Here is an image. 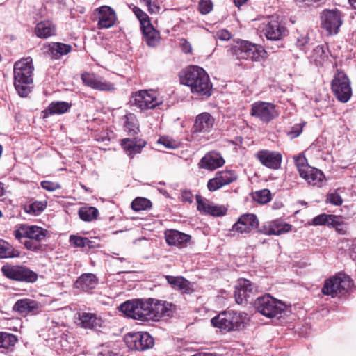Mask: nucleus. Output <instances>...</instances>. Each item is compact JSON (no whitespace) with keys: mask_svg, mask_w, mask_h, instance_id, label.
Returning a JSON list of instances; mask_svg holds the SVG:
<instances>
[{"mask_svg":"<svg viewBox=\"0 0 356 356\" xmlns=\"http://www.w3.org/2000/svg\"><path fill=\"white\" fill-rule=\"evenodd\" d=\"M180 81L191 88L193 94L207 99L212 95V83L205 70L199 66L193 65L186 69L180 76Z\"/></svg>","mask_w":356,"mask_h":356,"instance_id":"nucleus-1","label":"nucleus"},{"mask_svg":"<svg viewBox=\"0 0 356 356\" xmlns=\"http://www.w3.org/2000/svg\"><path fill=\"white\" fill-rule=\"evenodd\" d=\"M32 58L29 56L16 62L14 65V86L18 95L26 97L33 87Z\"/></svg>","mask_w":356,"mask_h":356,"instance_id":"nucleus-2","label":"nucleus"},{"mask_svg":"<svg viewBox=\"0 0 356 356\" xmlns=\"http://www.w3.org/2000/svg\"><path fill=\"white\" fill-rule=\"evenodd\" d=\"M14 235L18 240L25 238L24 245L28 250L42 252L44 250L42 242L49 235V231L37 225H22Z\"/></svg>","mask_w":356,"mask_h":356,"instance_id":"nucleus-3","label":"nucleus"},{"mask_svg":"<svg viewBox=\"0 0 356 356\" xmlns=\"http://www.w3.org/2000/svg\"><path fill=\"white\" fill-rule=\"evenodd\" d=\"M227 54L237 60H250L254 62H261L268 56L267 51L261 45L243 40L235 41L227 49Z\"/></svg>","mask_w":356,"mask_h":356,"instance_id":"nucleus-4","label":"nucleus"},{"mask_svg":"<svg viewBox=\"0 0 356 356\" xmlns=\"http://www.w3.org/2000/svg\"><path fill=\"white\" fill-rule=\"evenodd\" d=\"M248 321L247 313L229 309L220 312L213 317L211 322L215 327L226 332H231L244 329Z\"/></svg>","mask_w":356,"mask_h":356,"instance_id":"nucleus-5","label":"nucleus"},{"mask_svg":"<svg viewBox=\"0 0 356 356\" xmlns=\"http://www.w3.org/2000/svg\"><path fill=\"white\" fill-rule=\"evenodd\" d=\"M152 298L133 299L125 301L120 306V310L126 316L141 321H151Z\"/></svg>","mask_w":356,"mask_h":356,"instance_id":"nucleus-6","label":"nucleus"},{"mask_svg":"<svg viewBox=\"0 0 356 356\" xmlns=\"http://www.w3.org/2000/svg\"><path fill=\"white\" fill-rule=\"evenodd\" d=\"M353 285V280L349 275L339 273L325 281L321 291L325 296L334 298L339 294L345 295L351 290Z\"/></svg>","mask_w":356,"mask_h":356,"instance_id":"nucleus-7","label":"nucleus"},{"mask_svg":"<svg viewBox=\"0 0 356 356\" xmlns=\"http://www.w3.org/2000/svg\"><path fill=\"white\" fill-rule=\"evenodd\" d=\"M254 307L261 315L272 318L280 315L286 309V305L270 294H266L254 300Z\"/></svg>","mask_w":356,"mask_h":356,"instance_id":"nucleus-8","label":"nucleus"},{"mask_svg":"<svg viewBox=\"0 0 356 356\" xmlns=\"http://www.w3.org/2000/svg\"><path fill=\"white\" fill-rule=\"evenodd\" d=\"M1 273L6 278L26 283H34L38 280V275L24 265L5 264L1 267Z\"/></svg>","mask_w":356,"mask_h":356,"instance_id":"nucleus-9","label":"nucleus"},{"mask_svg":"<svg viewBox=\"0 0 356 356\" xmlns=\"http://www.w3.org/2000/svg\"><path fill=\"white\" fill-rule=\"evenodd\" d=\"M331 90L337 99L346 103L352 96V88L349 78L345 72L337 70L331 82Z\"/></svg>","mask_w":356,"mask_h":356,"instance_id":"nucleus-10","label":"nucleus"},{"mask_svg":"<svg viewBox=\"0 0 356 356\" xmlns=\"http://www.w3.org/2000/svg\"><path fill=\"white\" fill-rule=\"evenodd\" d=\"M124 340L129 349L135 351H145L154 345V338L147 332H129Z\"/></svg>","mask_w":356,"mask_h":356,"instance_id":"nucleus-11","label":"nucleus"},{"mask_svg":"<svg viewBox=\"0 0 356 356\" xmlns=\"http://www.w3.org/2000/svg\"><path fill=\"white\" fill-rule=\"evenodd\" d=\"M250 115L258 118L261 122L268 124L278 117L276 106L272 103L257 101L251 105Z\"/></svg>","mask_w":356,"mask_h":356,"instance_id":"nucleus-12","label":"nucleus"},{"mask_svg":"<svg viewBox=\"0 0 356 356\" xmlns=\"http://www.w3.org/2000/svg\"><path fill=\"white\" fill-rule=\"evenodd\" d=\"M321 27L329 35L338 33L343 21L341 12L338 10H324L321 15Z\"/></svg>","mask_w":356,"mask_h":356,"instance_id":"nucleus-13","label":"nucleus"},{"mask_svg":"<svg viewBox=\"0 0 356 356\" xmlns=\"http://www.w3.org/2000/svg\"><path fill=\"white\" fill-rule=\"evenodd\" d=\"M131 105L137 106L140 110L154 108L159 104V101L153 90H139L130 99Z\"/></svg>","mask_w":356,"mask_h":356,"instance_id":"nucleus-14","label":"nucleus"},{"mask_svg":"<svg viewBox=\"0 0 356 356\" xmlns=\"http://www.w3.org/2000/svg\"><path fill=\"white\" fill-rule=\"evenodd\" d=\"M259 220L255 214L245 213L241 215L232 225V231L239 234H250L259 229Z\"/></svg>","mask_w":356,"mask_h":356,"instance_id":"nucleus-15","label":"nucleus"},{"mask_svg":"<svg viewBox=\"0 0 356 356\" xmlns=\"http://www.w3.org/2000/svg\"><path fill=\"white\" fill-rule=\"evenodd\" d=\"M81 78L85 86L95 90L113 91L115 89L113 83L93 73L84 72L81 74Z\"/></svg>","mask_w":356,"mask_h":356,"instance_id":"nucleus-16","label":"nucleus"},{"mask_svg":"<svg viewBox=\"0 0 356 356\" xmlns=\"http://www.w3.org/2000/svg\"><path fill=\"white\" fill-rule=\"evenodd\" d=\"M293 226L281 219H275L264 222L259 227L258 232L265 235L279 236L291 231Z\"/></svg>","mask_w":356,"mask_h":356,"instance_id":"nucleus-17","label":"nucleus"},{"mask_svg":"<svg viewBox=\"0 0 356 356\" xmlns=\"http://www.w3.org/2000/svg\"><path fill=\"white\" fill-rule=\"evenodd\" d=\"M254 288V284L250 280L239 279L234 290L236 302L238 305L246 304L253 294Z\"/></svg>","mask_w":356,"mask_h":356,"instance_id":"nucleus-18","label":"nucleus"},{"mask_svg":"<svg viewBox=\"0 0 356 356\" xmlns=\"http://www.w3.org/2000/svg\"><path fill=\"white\" fill-rule=\"evenodd\" d=\"M72 50V47L70 44L59 42H51L43 47L44 56L54 60H60Z\"/></svg>","mask_w":356,"mask_h":356,"instance_id":"nucleus-19","label":"nucleus"},{"mask_svg":"<svg viewBox=\"0 0 356 356\" xmlns=\"http://www.w3.org/2000/svg\"><path fill=\"white\" fill-rule=\"evenodd\" d=\"M255 157L266 168L277 170L281 166L282 156L277 152L263 149L257 152Z\"/></svg>","mask_w":356,"mask_h":356,"instance_id":"nucleus-20","label":"nucleus"},{"mask_svg":"<svg viewBox=\"0 0 356 356\" xmlns=\"http://www.w3.org/2000/svg\"><path fill=\"white\" fill-rule=\"evenodd\" d=\"M98 17L97 26L99 29H108L113 26L116 20L115 11L108 6H102L95 10Z\"/></svg>","mask_w":356,"mask_h":356,"instance_id":"nucleus-21","label":"nucleus"},{"mask_svg":"<svg viewBox=\"0 0 356 356\" xmlns=\"http://www.w3.org/2000/svg\"><path fill=\"white\" fill-rule=\"evenodd\" d=\"M265 36L269 40H280L286 35V29L278 20L269 17L263 29Z\"/></svg>","mask_w":356,"mask_h":356,"instance_id":"nucleus-22","label":"nucleus"},{"mask_svg":"<svg viewBox=\"0 0 356 356\" xmlns=\"http://www.w3.org/2000/svg\"><path fill=\"white\" fill-rule=\"evenodd\" d=\"M131 137L123 138L120 143L122 148L131 159L134 158L136 154H140L147 145L145 140L136 136Z\"/></svg>","mask_w":356,"mask_h":356,"instance_id":"nucleus-23","label":"nucleus"},{"mask_svg":"<svg viewBox=\"0 0 356 356\" xmlns=\"http://www.w3.org/2000/svg\"><path fill=\"white\" fill-rule=\"evenodd\" d=\"M172 303L152 298L150 310L151 321H158L162 317L171 316L172 314Z\"/></svg>","mask_w":356,"mask_h":356,"instance_id":"nucleus-24","label":"nucleus"},{"mask_svg":"<svg viewBox=\"0 0 356 356\" xmlns=\"http://www.w3.org/2000/svg\"><path fill=\"white\" fill-rule=\"evenodd\" d=\"M167 282L173 289L179 290L182 294L191 295L195 291L193 284L183 276H164Z\"/></svg>","mask_w":356,"mask_h":356,"instance_id":"nucleus-25","label":"nucleus"},{"mask_svg":"<svg viewBox=\"0 0 356 356\" xmlns=\"http://www.w3.org/2000/svg\"><path fill=\"white\" fill-rule=\"evenodd\" d=\"M165 238L169 245L181 248L186 246L191 236L176 229H168L165 232Z\"/></svg>","mask_w":356,"mask_h":356,"instance_id":"nucleus-26","label":"nucleus"},{"mask_svg":"<svg viewBox=\"0 0 356 356\" xmlns=\"http://www.w3.org/2000/svg\"><path fill=\"white\" fill-rule=\"evenodd\" d=\"M300 176L309 185L316 187H321L325 181L323 172L321 170L312 166L302 170Z\"/></svg>","mask_w":356,"mask_h":356,"instance_id":"nucleus-27","label":"nucleus"},{"mask_svg":"<svg viewBox=\"0 0 356 356\" xmlns=\"http://www.w3.org/2000/svg\"><path fill=\"white\" fill-rule=\"evenodd\" d=\"M214 118L209 113H202L196 116L192 127L193 134L209 132L213 126Z\"/></svg>","mask_w":356,"mask_h":356,"instance_id":"nucleus-28","label":"nucleus"},{"mask_svg":"<svg viewBox=\"0 0 356 356\" xmlns=\"http://www.w3.org/2000/svg\"><path fill=\"white\" fill-rule=\"evenodd\" d=\"M99 283L97 277L90 273H83L74 283V287L82 290L84 292L91 293Z\"/></svg>","mask_w":356,"mask_h":356,"instance_id":"nucleus-29","label":"nucleus"},{"mask_svg":"<svg viewBox=\"0 0 356 356\" xmlns=\"http://www.w3.org/2000/svg\"><path fill=\"white\" fill-rule=\"evenodd\" d=\"M224 163L223 158L219 154L213 152L205 154L201 159L198 165L200 168L214 170L222 166Z\"/></svg>","mask_w":356,"mask_h":356,"instance_id":"nucleus-30","label":"nucleus"},{"mask_svg":"<svg viewBox=\"0 0 356 356\" xmlns=\"http://www.w3.org/2000/svg\"><path fill=\"white\" fill-rule=\"evenodd\" d=\"M79 319L81 326L86 329H97L102 327L103 321L94 313H79Z\"/></svg>","mask_w":356,"mask_h":356,"instance_id":"nucleus-31","label":"nucleus"},{"mask_svg":"<svg viewBox=\"0 0 356 356\" xmlns=\"http://www.w3.org/2000/svg\"><path fill=\"white\" fill-rule=\"evenodd\" d=\"M39 309V302L36 300L23 298L16 301L13 309L20 314L34 313Z\"/></svg>","mask_w":356,"mask_h":356,"instance_id":"nucleus-32","label":"nucleus"},{"mask_svg":"<svg viewBox=\"0 0 356 356\" xmlns=\"http://www.w3.org/2000/svg\"><path fill=\"white\" fill-rule=\"evenodd\" d=\"M72 106V103L67 102L54 101L51 102L42 113L44 117L54 115H62L68 112Z\"/></svg>","mask_w":356,"mask_h":356,"instance_id":"nucleus-33","label":"nucleus"},{"mask_svg":"<svg viewBox=\"0 0 356 356\" xmlns=\"http://www.w3.org/2000/svg\"><path fill=\"white\" fill-rule=\"evenodd\" d=\"M124 129L130 136H136L140 133L139 123L135 114L127 113L122 118Z\"/></svg>","mask_w":356,"mask_h":356,"instance_id":"nucleus-34","label":"nucleus"},{"mask_svg":"<svg viewBox=\"0 0 356 356\" xmlns=\"http://www.w3.org/2000/svg\"><path fill=\"white\" fill-rule=\"evenodd\" d=\"M34 32L39 38H47L56 35V26L51 21H41L36 24Z\"/></svg>","mask_w":356,"mask_h":356,"instance_id":"nucleus-35","label":"nucleus"},{"mask_svg":"<svg viewBox=\"0 0 356 356\" xmlns=\"http://www.w3.org/2000/svg\"><path fill=\"white\" fill-rule=\"evenodd\" d=\"M140 27L144 40L146 42L147 44L149 47L156 46L160 38L159 33L154 28L151 22Z\"/></svg>","mask_w":356,"mask_h":356,"instance_id":"nucleus-36","label":"nucleus"},{"mask_svg":"<svg viewBox=\"0 0 356 356\" xmlns=\"http://www.w3.org/2000/svg\"><path fill=\"white\" fill-rule=\"evenodd\" d=\"M47 202L42 201H33L31 200L30 201L24 203L22 206L24 211L31 215H39L46 208Z\"/></svg>","mask_w":356,"mask_h":356,"instance_id":"nucleus-37","label":"nucleus"},{"mask_svg":"<svg viewBox=\"0 0 356 356\" xmlns=\"http://www.w3.org/2000/svg\"><path fill=\"white\" fill-rule=\"evenodd\" d=\"M78 213L82 220L91 222L97 218L99 211L95 207H82L79 209Z\"/></svg>","mask_w":356,"mask_h":356,"instance_id":"nucleus-38","label":"nucleus"},{"mask_svg":"<svg viewBox=\"0 0 356 356\" xmlns=\"http://www.w3.org/2000/svg\"><path fill=\"white\" fill-rule=\"evenodd\" d=\"M19 256V252L15 250V248L8 242L3 239L0 238V258H14Z\"/></svg>","mask_w":356,"mask_h":356,"instance_id":"nucleus-39","label":"nucleus"},{"mask_svg":"<svg viewBox=\"0 0 356 356\" xmlns=\"http://www.w3.org/2000/svg\"><path fill=\"white\" fill-rule=\"evenodd\" d=\"M17 342V337L11 333L0 332V348L8 349Z\"/></svg>","mask_w":356,"mask_h":356,"instance_id":"nucleus-40","label":"nucleus"},{"mask_svg":"<svg viewBox=\"0 0 356 356\" xmlns=\"http://www.w3.org/2000/svg\"><path fill=\"white\" fill-rule=\"evenodd\" d=\"M223 186L229 184L238 179L236 172L234 170H222L216 173Z\"/></svg>","mask_w":356,"mask_h":356,"instance_id":"nucleus-41","label":"nucleus"},{"mask_svg":"<svg viewBox=\"0 0 356 356\" xmlns=\"http://www.w3.org/2000/svg\"><path fill=\"white\" fill-rule=\"evenodd\" d=\"M151 201L145 197H136L131 202V208L134 211L147 210L152 207Z\"/></svg>","mask_w":356,"mask_h":356,"instance_id":"nucleus-42","label":"nucleus"},{"mask_svg":"<svg viewBox=\"0 0 356 356\" xmlns=\"http://www.w3.org/2000/svg\"><path fill=\"white\" fill-rule=\"evenodd\" d=\"M335 218L330 220V227L334 228L339 234H346L347 224L343 220L342 216L335 215Z\"/></svg>","mask_w":356,"mask_h":356,"instance_id":"nucleus-43","label":"nucleus"},{"mask_svg":"<svg viewBox=\"0 0 356 356\" xmlns=\"http://www.w3.org/2000/svg\"><path fill=\"white\" fill-rule=\"evenodd\" d=\"M336 218L335 215L321 213L312 219V225L314 226L326 225L330 227V220Z\"/></svg>","mask_w":356,"mask_h":356,"instance_id":"nucleus-44","label":"nucleus"},{"mask_svg":"<svg viewBox=\"0 0 356 356\" xmlns=\"http://www.w3.org/2000/svg\"><path fill=\"white\" fill-rule=\"evenodd\" d=\"M253 199L259 204H266L271 201V193L267 188L257 191L254 193Z\"/></svg>","mask_w":356,"mask_h":356,"instance_id":"nucleus-45","label":"nucleus"},{"mask_svg":"<svg viewBox=\"0 0 356 356\" xmlns=\"http://www.w3.org/2000/svg\"><path fill=\"white\" fill-rule=\"evenodd\" d=\"M157 143L170 149H175L179 147V144L176 140L168 136H161L158 139Z\"/></svg>","mask_w":356,"mask_h":356,"instance_id":"nucleus-46","label":"nucleus"},{"mask_svg":"<svg viewBox=\"0 0 356 356\" xmlns=\"http://www.w3.org/2000/svg\"><path fill=\"white\" fill-rule=\"evenodd\" d=\"M131 9L137 19L139 20L140 23V26H144V24H146L147 23L149 24V22H150L149 16L140 8L136 6H133Z\"/></svg>","mask_w":356,"mask_h":356,"instance_id":"nucleus-47","label":"nucleus"},{"mask_svg":"<svg viewBox=\"0 0 356 356\" xmlns=\"http://www.w3.org/2000/svg\"><path fill=\"white\" fill-rule=\"evenodd\" d=\"M312 57L316 62L324 60L327 57L325 49L323 45H318L314 48Z\"/></svg>","mask_w":356,"mask_h":356,"instance_id":"nucleus-48","label":"nucleus"},{"mask_svg":"<svg viewBox=\"0 0 356 356\" xmlns=\"http://www.w3.org/2000/svg\"><path fill=\"white\" fill-rule=\"evenodd\" d=\"M305 124L306 123L305 122L295 124L293 127H291V129L289 131H287V136L291 139H294L298 137L302 134L303 128L305 126Z\"/></svg>","mask_w":356,"mask_h":356,"instance_id":"nucleus-49","label":"nucleus"},{"mask_svg":"<svg viewBox=\"0 0 356 356\" xmlns=\"http://www.w3.org/2000/svg\"><path fill=\"white\" fill-rule=\"evenodd\" d=\"M294 159L299 174L302 172V170H305L310 166L307 163V159L302 154H300Z\"/></svg>","mask_w":356,"mask_h":356,"instance_id":"nucleus-50","label":"nucleus"},{"mask_svg":"<svg viewBox=\"0 0 356 356\" xmlns=\"http://www.w3.org/2000/svg\"><path fill=\"white\" fill-rule=\"evenodd\" d=\"M197 209L200 213H209L211 204L207 203L200 195H196Z\"/></svg>","mask_w":356,"mask_h":356,"instance_id":"nucleus-51","label":"nucleus"},{"mask_svg":"<svg viewBox=\"0 0 356 356\" xmlns=\"http://www.w3.org/2000/svg\"><path fill=\"white\" fill-rule=\"evenodd\" d=\"M213 8V3L211 0H200L198 3V10L202 15L210 13Z\"/></svg>","mask_w":356,"mask_h":356,"instance_id":"nucleus-52","label":"nucleus"},{"mask_svg":"<svg viewBox=\"0 0 356 356\" xmlns=\"http://www.w3.org/2000/svg\"><path fill=\"white\" fill-rule=\"evenodd\" d=\"M222 186H224L223 184H222L216 175H215V177L210 179L207 183V188L209 191L211 192L216 191Z\"/></svg>","mask_w":356,"mask_h":356,"instance_id":"nucleus-53","label":"nucleus"},{"mask_svg":"<svg viewBox=\"0 0 356 356\" xmlns=\"http://www.w3.org/2000/svg\"><path fill=\"white\" fill-rule=\"evenodd\" d=\"M147 6L148 11L150 14L159 13L161 9L159 0H143Z\"/></svg>","mask_w":356,"mask_h":356,"instance_id":"nucleus-54","label":"nucleus"},{"mask_svg":"<svg viewBox=\"0 0 356 356\" xmlns=\"http://www.w3.org/2000/svg\"><path fill=\"white\" fill-rule=\"evenodd\" d=\"M227 211V209L224 206L211 204L209 214L213 216H222L226 214Z\"/></svg>","mask_w":356,"mask_h":356,"instance_id":"nucleus-55","label":"nucleus"},{"mask_svg":"<svg viewBox=\"0 0 356 356\" xmlns=\"http://www.w3.org/2000/svg\"><path fill=\"white\" fill-rule=\"evenodd\" d=\"M326 202L335 206H340L343 203V200L339 193H332L327 195Z\"/></svg>","mask_w":356,"mask_h":356,"instance_id":"nucleus-56","label":"nucleus"},{"mask_svg":"<svg viewBox=\"0 0 356 356\" xmlns=\"http://www.w3.org/2000/svg\"><path fill=\"white\" fill-rule=\"evenodd\" d=\"M86 241V237H82V236H75V235H71L70 236V243L77 248H84Z\"/></svg>","mask_w":356,"mask_h":356,"instance_id":"nucleus-57","label":"nucleus"},{"mask_svg":"<svg viewBox=\"0 0 356 356\" xmlns=\"http://www.w3.org/2000/svg\"><path fill=\"white\" fill-rule=\"evenodd\" d=\"M40 184L42 188L48 191H54L60 188L59 184L50 181H43Z\"/></svg>","mask_w":356,"mask_h":356,"instance_id":"nucleus-58","label":"nucleus"},{"mask_svg":"<svg viewBox=\"0 0 356 356\" xmlns=\"http://www.w3.org/2000/svg\"><path fill=\"white\" fill-rule=\"evenodd\" d=\"M181 201L188 203H192L193 201V195L191 191L188 190H184L181 192Z\"/></svg>","mask_w":356,"mask_h":356,"instance_id":"nucleus-59","label":"nucleus"},{"mask_svg":"<svg viewBox=\"0 0 356 356\" xmlns=\"http://www.w3.org/2000/svg\"><path fill=\"white\" fill-rule=\"evenodd\" d=\"M100 247V245L98 242L95 240L89 239L86 238V241H85V247L86 250H89L92 249H95Z\"/></svg>","mask_w":356,"mask_h":356,"instance_id":"nucleus-60","label":"nucleus"},{"mask_svg":"<svg viewBox=\"0 0 356 356\" xmlns=\"http://www.w3.org/2000/svg\"><path fill=\"white\" fill-rule=\"evenodd\" d=\"M217 38L220 40H229L231 38V33L226 29H222L217 32Z\"/></svg>","mask_w":356,"mask_h":356,"instance_id":"nucleus-61","label":"nucleus"},{"mask_svg":"<svg viewBox=\"0 0 356 356\" xmlns=\"http://www.w3.org/2000/svg\"><path fill=\"white\" fill-rule=\"evenodd\" d=\"M309 38L307 36H300L296 40V46L300 49L302 50L304 47L309 42Z\"/></svg>","mask_w":356,"mask_h":356,"instance_id":"nucleus-62","label":"nucleus"},{"mask_svg":"<svg viewBox=\"0 0 356 356\" xmlns=\"http://www.w3.org/2000/svg\"><path fill=\"white\" fill-rule=\"evenodd\" d=\"M181 50L186 53L189 54L192 51V47L189 42H188L186 39L181 38Z\"/></svg>","mask_w":356,"mask_h":356,"instance_id":"nucleus-63","label":"nucleus"},{"mask_svg":"<svg viewBox=\"0 0 356 356\" xmlns=\"http://www.w3.org/2000/svg\"><path fill=\"white\" fill-rule=\"evenodd\" d=\"M99 355L102 356H118L117 353H115L107 348L102 349V350L99 353Z\"/></svg>","mask_w":356,"mask_h":356,"instance_id":"nucleus-64","label":"nucleus"}]
</instances>
